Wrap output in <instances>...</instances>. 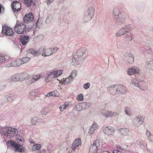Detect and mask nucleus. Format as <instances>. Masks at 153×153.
I'll return each mask as SVG.
<instances>
[{"mask_svg":"<svg viewBox=\"0 0 153 153\" xmlns=\"http://www.w3.org/2000/svg\"><path fill=\"white\" fill-rule=\"evenodd\" d=\"M107 135H109L113 134L114 131L112 127L110 126L106 127L105 128L103 129V131Z\"/></svg>","mask_w":153,"mask_h":153,"instance_id":"dca6fc26","label":"nucleus"},{"mask_svg":"<svg viewBox=\"0 0 153 153\" xmlns=\"http://www.w3.org/2000/svg\"><path fill=\"white\" fill-rule=\"evenodd\" d=\"M146 135L149 138V139L151 141L153 142V135L151 134L150 132L147 130L146 131Z\"/></svg>","mask_w":153,"mask_h":153,"instance_id":"c756f323","label":"nucleus"},{"mask_svg":"<svg viewBox=\"0 0 153 153\" xmlns=\"http://www.w3.org/2000/svg\"><path fill=\"white\" fill-rule=\"evenodd\" d=\"M94 130L95 129L91 127L89 130V133L90 134H92L94 133Z\"/></svg>","mask_w":153,"mask_h":153,"instance_id":"5fc2aeb1","label":"nucleus"},{"mask_svg":"<svg viewBox=\"0 0 153 153\" xmlns=\"http://www.w3.org/2000/svg\"><path fill=\"white\" fill-rule=\"evenodd\" d=\"M73 78L71 77L70 76H69L68 77L65 78L63 82L62 83V84L63 85H65L69 84L73 80Z\"/></svg>","mask_w":153,"mask_h":153,"instance_id":"b1692460","label":"nucleus"},{"mask_svg":"<svg viewBox=\"0 0 153 153\" xmlns=\"http://www.w3.org/2000/svg\"><path fill=\"white\" fill-rule=\"evenodd\" d=\"M56 77V76L55 75V74L54 73V72H51L50 74H49L47 77L48 79H50V78L52 79L53 78Z\"/></svg>","mask_w":153,"mask_h":153,"instance_id":"ea45409f","label":"nucleus"},{"mask_svg":"<svg viewBox=\"0 0 153 153\" xmlns=\"http://www.w3.org/2000/svg\"><path fill=\"white\" fill-rule=\"evenodd\" d=\"M4 7L1 4H0V14L2 13L1 12L2 9L3 10V11L2 13H3V11H4Z\"/></svg>","mask_w":153,"mask_h":153,"instance_id":"13d9d810","label":"nucleus"},{"mask_svg":"<svg viewBox=\"0 0 153 153\" xmlns=\"http://www.w3.org/2000/svg\"><path fill=\"white\" fill-rule=\"evenodd\" d=\"M53 53L52 49L50 48H48L45 51V52L43 55L44 56H46L51 55Z\"/></svg>","mask_w":153,"mask_h":153,"instance_id":"412c9836","label":"nucleus"},{"mask_svg":"<svg viewBox=\"0 0 153 153\" xmlns=\"http://www.w3.org/2000/svg\"><path fill=\"white\" fill-rule=\"evenodd\" d=\"M77 71L76 70L73 71L71 74V77L73 78H74L77 75Z\"/></svg>","mask_w":153,"mask_h":153,"instance_id":"37998d69","label":"nucleus"},{"mask_svg":"<svg viewBox=\"0 0 153 153\" xmlns=\"http://www.w3.org/2000/svg\"><path fill=\"white\" fill-rule=\"evenodd\" d=\"M57 50V48H53L52 50L53 51V53L55 52H56Z\"/></svg>","mask_w":153,"mask_h":153,"instance_id":"774afa93","label":"nucleus"},{"mask_svg":"<svg viewBox=\"0 0 153 153\" xmlns=\"http://www.w3.org/2000/svg\"><path fill=\"white\" fill-rule=\"evenodd\" d=\"M41 147V145L39 144H36L33 146L32 147L33 150H39Z\"/></svg>","mask_w":153,"mask_h":153,"instance_id":"473e14b6","label":"nucleus"},{"mask_svg":"<svg viewBox=\"0 0 153 153\" xmlns=\"http://www.w3.org/2000/svg\"><path fill=\"white\" fill-rule=\"evenodd\" d=\"M92 145H94V146H95L98 148L100 145L99 140H95Z\"/></svg>","mask_w":153,"mask_h":153,"instance_id":"c03bdc74","label":"nucleus"},{"mask_svg":"<svg viewBox=\"0 0 153 153\" xmlns=\"http://www.w3.org/2000/svg\"><path fill=\"white\" fill-rule=\"evenodd\" d=\"M56 96V94H55L54 91H52L48 93L46 95V97H49V96Z\"/></svg>","mask_w":153,"mask_h":153,"instance_id":"de8ad7c7","label":"nucleus"},{"mask_svg":"<svg viewBox=\"0 0 153 153\" xmlns=\"http://www.w3.org/2000/svg\"><path fill=\"white\" fill-rule=\"evenodd\" d=\"M117 149H115V150H117L118 151H120L121 152L122 151V149L120 147H117Z\"/></svg>","mask_w":153,"mask_h":153,"instance_id":"338daca9","label":"nucleus"},{"mask_svg":"<svg viewBox=\"0 0 153 153\" xmlns=\"http://www.w3.org/2000/svg\"><path fill=\"white\" fill-rule=\"evenodd\" d=\"M98 149V148L94 146L91 145L89 148V153H96Z\"/></svg>","mask_w":153,"mask_h":153,"instance_id":"4be33fe9","label":"nucleus"},{"mask_svg":"<svg viewBox=\"0 0 153 153\" xmlns=\"http://www.w3.org/2000/svg\"><path fill=\"white\" fill-rule=\"evenodd\" d=\"M33 20L34 16L32 13L26 14L23 18L24 23L29 24V22H32Z\"/></svg>","mask_w":153,"mask_h":153,"instance_id":"9d476101","label":"nucleus"},{"mask_svg":"<svg viewBox=\"0 0 153 153\" xmlns=\"http://www.w3.org/2000/svg\"><path fill=\"white\" fill-rule=\"evenodd\" d=\"M54 0H47L46 1L47 4H50L53 2Z\"/></svg>","mask_w":153,"mask_h":153,"instance_id":"680f3d73","label":"nucleus"},{"mask_svg":"<svg viewBox=\"0 0 153 153\" xmlns=\"http://www.w3.org/2000/svg\"><path fill=\"white\" fill-rule=\"evenodd\" d=\"M126 58L128 59V62L130 63H131L134 62V56L130 53H126Z\"/></svg>","mask_w":153,"mask_h":153,"instance_id":"a211bd4d","label":"nucleus"},{"mask_svg":"<svg viewBox=\"0 0 153 153\" xmlns=\"http://www.w3.org/2000/svg\"><path fill=\"white\" fill-rule=\"evenodd\" d=\"M131 83L135 86L138 87L140 89H142L141 87L140 86V83L142 82L141 81H138L136 80L133 79L131 81Z\"/></svg>","mask_w":153,"mask_h":153,"instance_id":"aec40b11","label":"nucleus"},{"mask_svg":"<svg viewBox=\"0 0 153 153\" xmlns=\"http://www.w3.org/2000/svg\"><path fill=\"white\" fill-rule=\"evenodd\" d=\"M29 39V36L25 35H24L20 38V41L23 45H25L28 42Z\"/></svg>","mask_w":153,"mask_h":153,"instance_id":"f3484780","label":"nucleus"},{"mask_svg":"<svg viewBox=\"0 0 153 153\" xmlns=\"http://www.w3.org/2000/svg\"><path fill=\"white\" fill-rule=\"evenodd\" d=\"M74 142V143H75L78 146L81 145V141L80 138H78L76 139Z\"/></svg>","mask_w":153,"mask_h":153,"instance_id":"4c0bfd02","label":"nucleus"},{"mask_svg":"<svg viewBox=\"0 0 153 153\" xmlns=\"http://www.w3.org/2000/svg\"><path fill=\"white\" fill-rule=\"evenodd\" d=\"M18 76V79L19 81H21L23 80V78L22 77V73H18L17 74Z\"/></svg>","mask_w":153,"mask_h":153,"instance_id":"3c124183","label":"nucleus"},{"mask_svg":"<svg viewBox=\"0 0 153 153\" xmlns=\"http://www.w3.org/2000/svg\"><path fill=\"white\" fill-rule=\"evenodd\" d=\"M114 13L115 16V21L117 24L121 25L125 22L127 18L125 14L119 12L117 9L114 10Z\"/></svg>","mask_w":153,"mask_h":153,"instance_id":"7ed1b4c3","label":"nucleus"},{"mask_svg":"<svg viewBox=\"0 0 153 153\" xmlns=\"http://www.w3.org/2000/svg\"><path fill=\"white\" fill-rule=\"evenodd\" d=\"M131 26V25L130 24L124 26L120 29L118 32L116 33V36L117 37H120L127 33L125 36V38L128 41H131L132 34L129 32L132 30Z\"/></svg>","mask_w":153,"mask_h":153,"instance_id":"f257e3e1","label":"nucleus"},{"mask_svg":"<svg viewBox=\"0 0 153 153\" xmlns=\"http://www.w3.org/2000/svg\"><path fill=\"white\" fill-rule=\"evenodd\" d=\"M34 93L32 92L30 93L28 97L30 99H32L35 97Z\"/></svg>","mask_w":153,"mask_h":153,"instance_id":"8fccbe9b","label":"nucleus"},{"mask_svg":"<svg viewBox=\"0 0 153 153\" xmlns=\"http://www.w3.org/2000/svg\"><path fill=\"white\" fill-rule=\"evenodd\" d=\"M74 109L77 111H81L82 110V108H81V104H78L75 105L74 108Z\"/></svg>","mask_w":153,"mask_h":153,"instance_id":"72a5a7b5","label":"nucleus"},{"mask_svg":"<svg viewBox=\"0 0 153 153\" xmlns=\"http://www.w3.org/2000/svg\"><path fill=\"white\" fill-rule=\"evenodd\" d=\"M39 20H38V22L36 23V26L37 28H39L41 25V24L38 22Z\"/></svg>","mask_w":153,"mask_h":153,"instance_id":"bf43d9fd","label":"nucleus"},{"mask_svg":"<svg viewBox=\"0 0 153 153\" xmlns=\"http://www.w3.org/2000/svg\"><path fill=\"white\" fill-rule=\"evenodd\" d=\"M77 99L78 100L82 101L83 100V97L82 94H80L78 95Z\"/></svg>","mask_w":153,"mask_h":153,"instance_id":"a18cd8bd","label":"nucleus"},{"mask_svg":"<svg viewBox=\"0 0 153 153\" xmlns=\"http://www.w3.org/2000/svg\"><path fill=\"white\" fill-rule=\"evenodd\" d=\"M46 112V113H48V110L46 108H44L42 110V113L43 114H44V113Z\"/></svg>","mask_w":153,"mask_h":153,"instance_id":"4d7b16f0","label":"nucleus"},{"mask_svg":"<svg viewBox=\"0 0 153 153\" xmlns=\"http://www.w3.org/2000/svg\"><path fill=\"white\" fill-rule=\"evenodd\" d=\"M2 33L4 35L7 36H13L14 34L11 28L5 27H2Z\"/></svg>","mask_w":153,"mask_h":153,"instance_id":"9b49d317","label":"nucleus"},{"mask_svg":"<svg viewBox=\"0 0 153 153\" xmlns=\"http://www.w3.org/2000/svg\"><path fill=\"white\" fill-rule=\"evenodd\" d=\"M129 130L127 128H121L119 129V132L120 134L123 135H126L128 133Z\"/></svg>","mask_w":153,"mask_h":153,"instance_id":"6ab92c4d","label":"nucleus"},{"mask_svg":"<svg viewBox=\"0 0 153 153\" xmlns=\"http://www.w3.org/2000/svg\"><path fill=\"white\" fill-rule=\"evenodd\" d=\"M27 27V29L29 30L27 32L31 30L34 26V24L33 22H29V24H27V25H25Z\"/></svg>","mask_w":153,"mask_h":153,"instance_id":"2f4dec72","label":"nucleus"},{"mask_svg":"<svg viewBox=\"0 0 153 153\" xmlns=\"http://www.w3.org/2000/svg\"><path fill=\"white\" fill-rule=\"evenodd\" d=\"M78 146L77 145L75 144L73 142L72 144V147L71 148L73 151H74L76 148V147Z\"/></svg>","mask_w":153,"mask_h":153,"instance_id":"864d4df0","label":"nucleus"},{"mask_svg":"<svg viewBox=\"0 0 153 153\" xmlns=\"http://www.w3.org/2000/svg\"><path fill=\"white\" fill-rule=\"evenodd\" d=\"M140 72V69L138 68L135 66H133L131 68L128 69V74L131 75L136 74H138Z\"/></svg>","mask_w":153,"mask_h":153,"instance_id":"f8f14e48","label":"nucleus"},{"mask_svg":"<svg viewBox=\"0 0 153 153\" xmlns=\"http://www.w3.org/2000/svg\"><path fill=\"white\" fill-rule=\"evenodd\" d=\"M126 87L120 84H117V92L118 94H123L126 92Z\"/></svg>","mask_w":153,"mask_h":153,"instance_id":"4468645a","label":"nucleus"},{"mask_svg":"<svg viewBox=\"0 0 153 153\" xmlns=\"http://www.w3.org/2000/svg\"><path fill=\"white\" fill-rule=\"evenodd\" d=\"M32 2L33 0H25L24 1L25 3L27 5V7H30L31 6Z\"/></svg>","mask_w":153,"mask_h":153,"instance_id":"c9c22d12","label":"nucleus"},{"mask_svg":"<svg viewBox=\"0 0 153 153\" xmlns=\"http://www.w3.org/2000/svg\"><path fill=\"white\" fill-rule=\"evenodd\" d=\"M62 71L61 70H57L54 71L56 77L62 74Z\"/></svg>","mask_w":153,"mask_h":153,"instance_id":"a19ab883","label":"nucleus"},{"mask_svg":"<svg viewBox=\"0 0 153 153\" xmlns=\"http://www.w3.org/2000/svg\"><path fill=\"white\" fill-rule=\"evenodd\" d=\"M40 78V77L39 76V78H38V77L37 76H36L33 78V79L35 80H37L38 79Z\"/></svg>","mask_w":153,"mask_h":153,"instance_id":"69168bd1","label":"nucleus"},{"mask_svg":"<svg viewBox=\"0 0 153 153\" xmlns=\"http://www.w3.org/2000/svg\"><path fill=\"white\" fill-rule=\"evenodd\" d=\"M7 143L11 147H14L16 152H22L24 151V147H22V144H20L19 143L17 144L16 142L10 140L7 141Z\"/></svg>","mask_w":153,"mask_h":153,"instance_id":"423d86ee","label":"nucleus"},{"mask_svg":"<svg viewBox=\"0 0 153 153\" xmlns=\"http://www.w3.org/2000/svg\"><path fill=\"white\" fill-rule=\"evenodd\" d=\"M98 126V125L97 124L94 123H93L91 127L92 128L95 129V130L96 129V128Z\"/></svg>","mask_w":153,"mask_h":153,"instance_id":"6e6d98bb","label":"nucleus"},{"mask_svg":"<svg viewBox=\"0 0 153 153\" xmlns=\"http://www.w3.org/2000/svg\"><path fill=\"white\" fill-rule=\"evenodd\" d=\"M19 140V141L20 142H19L18 141V144H19V143L20 144H22V147H23V144L24 142L21 139Z\"/></svg>","mask_w":153,"mask_h":153,"instance_id":"e2e57ef3","label":"nucleus"},{"mask_svg":"<svg viewBox=\"0 0 153 153\" xmlns=\"http://www.w3.org/2000/svg\"><path fill=\"white\" fill-rule=\"evenodd\" d=\"M113 153H122L120 151H118L117 150H114L113 151Z\"/></svg>","mask_w":153,"mask_h":153,"instance_id":"0e129e2a","label":"nucleus"},{"mask_svg":"<svg viewBox=\"0 0 153 153\" xmlns=\"http://www.w3.org/2000/svg\"><path fill=\"white\" fill-rule=\"evenodd\" d=\"M5 57L7 56H5L3 55H1L0 56V63H2L5 61L7 59L6 57Z\"/></svg>","mask_w":153,"mask_h":153,"instance_id":"e433bc0d","label":"nucleus"},{"mask_svg":"<svg viewBox=\"0 0 153 153\" xmlns=\"http://www.w3.org/2000/svg\"><path fill=\"white\" fill-rule=\"evenodd\" d=\"M11 7L14 12H18L21 8V4L19 1H13L11 4Z\"/></svg>","mask_w":153,"mask_h":153,"instance_id":"1a4fd4ad","label":"nucleus"},{"mask_svg":"<svg viewBox=\"0 0 153 153\" xmlns=\"http://www.w3.org/2000/svg\"><path fill=\"white\" fill-rule=\"evenodd\" d=\"M90 85V83L88 82L87 83L84 84L83 87L85 89H87L89 87Z\"/></svg>","mask_w":153,"mask_h":153,"instance_id":"603ef678","label":"nucleus"},{"mask_svg":"<svg viewBox=\"0 0 153 153\" xmlns=\"http://www.w3.org/2000/svg\"><path fill=\"white\" fill-rule=\"evenodd\" d=\"M144 120V118L142 116L136 117L134 118L132 123L135 126L138 127L143 124Z\"/></svg>","mask_w":153,"mask_h":153,"instance_id":"6e6552de","label":"nucleus"},{"mask_svg":"<svg viewBox=\"0 0 153 153\" xmlns=\"http://www.w3.org/2000/svg\"><path fill=\"white\" fill-rule=\"evenodd\" d=\"M42 120L41 118H39L37 117H34L31 120V122L32 125H38L40 123H42Z\"/></svg>","mask_w":153,"mask_h":153,"instance_id":"2eb2a0df","label":"nucleus"},{"mask_svg":"<svg viewBox=\"0 0 153 153\" xmlns=\"http://www.w3.org/2000/svg\"><path fill=\"white\" fill-rule=\"evenodd\" d=\"M102 114L104 116L107 117L111 116L112 112L106 110H103L102 111Z\"/></svg>","mask_w":153,"mask_h":153,"instance_id":"5701e85b","label":"nucleus"},{"mask_svg":"<svg viewBox=\"0 0 153 153\" xmlns=\"http://www.w3.org/2000/svg\"><path fill=\"white\" fill-rule=\"evenodd\" d=\"M21 59L19 58L17 59L15 62H12V63H16V66H19L23 64V63Z\"/></svg>","mask_w":153,"mask_h":153,"instance_id":"bb28decb","label":"nucleus"},{"mask_svg":"<svg viewBox=\"0 0 153 153\" xmlns=\"http://www.w3.org/2000/svg\"><path fill=\"white\" fill-rule=\"evenodd\" d=\"M94 13V10L92 7H89L85 12V18L87 21L91 20L93 16Z\"/></svg>","mask_w":153,"mask_h":153,"instance_id":"0eeeda50","label":"nucleus"},{"mask_svg":"<svg viewBox=\"0 0 153 153\" xmlns=\"http://www.w3.org/2000/svg\"><path fill=\"white\" fill-rule=\"evenodd\" d=\"M27 53L28 54L30 53L32 54L34 56H36V55H37V53H36V51H35L32 49H30L28 50L27 51Z\"/></svg>","mask_w":153,"mask_h":153,"instance_id":"7c9ffc66","label":"nucleus"},{"mask_svg":"<svg viewBox=\"0 0 153 153\" xmlns=\"http://www.w3.org/2000/svg\"><path fill=\"white\" fill-rule=\"evenodd\" d=\"M10 81L12 82H16L19 81L18 79V76L17 74H16L12 76L10 78Z\"/></svg>","mask_w":153,"mask_h":153,"instance_id":"cd10ccee","label":"nucleus"},{"mask_svg":"<svg viewBox=\"0 0 153 153\" xmlns=\"http://www.w3.org/2000/svg\"><path fill=\"white\" fill-rule=\"evenodd\" d=\"M129 108H126L125 111L126 114L128 116H130L131 115V112L129 111Z\"/></svg>","mask_w":153,"mask_h":153,"instance_id":"09e8293b","label":"nucleus"},{"mask_svg":"<svg viewBox=\"0 0 153 153\" xmlns=\"http://www.w3.org/2000/svg\"><path fill=\"white\" fill-rule=\"evenodd\" d=\"M68 105V103L65 102L63 105H61L59 107L60 110L61 111H63Z\"/></svg>","mask_w":153,"mask_h":153,"instance_id":"f704fd0d","label":"nucleus"},{"mask_svg":"<svg viewBox=\"0 0 153 153\" xmlns=\"http://www.w3.org/2000/svg\"><path fill=\"white\" fill-rule=\"evenodd\" d=\"M45 47L43 46L41 48L39 49V50L36 51V53H37V55L39 54V53H42V56H43V54L45 52Z\"/></svg>","mask_w":153,"mask_h":153,"instance_id":"a878e982","label":"nucleus"},{"mask_svg":"<svg viewBox=\"0 0 153 153\" xmlns=\"http://www.w3.org/2000/svg\"><path fill=\"white\" fill-rule=\"evenodd\" d=\"M14 30L16 33L19 34H24L27 32L26 25L19 21H17Z\"/></svg>","mask_w":153,"mask_h":153,"instance_id":"20e7f679","label":"nucleus"},{"mask_svg":"<svg viewBox=\"0 0 153 153\" xmlns=\"http://www.w3.org/2000/svg\"><path fill=\"white\" fill-rule=\"evenodd\" d=\"M146 64L147 65L148 67L153 70V60L152 59V60L150 61H147L146 62Z\"/></svg>","mask_w":153,"mask_h":153,"instance_id":"c85d7f7f","label":"nucleus"},{"mask_svg":"<svg viewBox=\"0 0 153 153\" xmlns=\"http://www.w3.org/2000/svg\"><path fill=\"white\" fill-rule=\"evenodd\" d=\"M21 59L22 61V62L23 64L28 62L30 60V58L27 57H25L22 58Z\"/></svg>","mask_w":153,"mask_h":153,"instance_id":"58836bf2","label":"nucleus"},{"mask_svg":"<svg viewBox=\"0 0 153 153\" xmlns=\"http://www.w3.org/2000/svg\"><path fill=\"white\" fill-rule=\"evenodd\" d=\"M1 130V132L2 136H6L8 138L16 136V133L18 131L15 128L10 127L3 128Z\"/></svg>","mask_w":153,"mask_h":153,"instance_id":"f03ea898","label":"nucleus"},{"mask_svg":"<svg viewBox=\"0 0 153 153\" xmlns=\"http://www.w3.org/2000/svg\"><path fill=\"white\" fill-rule=\"evenodd\" d=\"M81 104V107L82 109L84 108H88L89 107V106L88 105V107H86V105H88L85 102H83Z\"/></svg>","mask_w":153,"mask_h":153,"instance_id":"49530a36","label":"nucleus"},{"mask_svg":"<svg viewBox=\"0 0 153 153\" xmlns=\"http://www.w3.org/2000/svg\"><path fill=\"white\" fill-rule=\"evenodd\" d=\"M107 89L113 95L117 94V84H115L114 85H112L111 86H109L107 88Z\"/></svg>","mask_w":153,"mask_h":153,"instance_id":"ddd939ff","label":"nucleus"},{"mask_svg":"<svg viewBox=\"0 0 153 153\" xmlns=\"http://www.w3.org/2000/svg\"><path fill=\"white\" fill-rule=\"evenodd\" d=\"M15 97L13 94H11L9 95H7L6 97L7 100L10 102L12 101L15 98Z\"/></svg>","mask_w":153,"mask_h":153,"instance_id":"393cba45","label":"nucleus"},{"mask_svg":"<svg viewBox=\"0 0 153 153\" xmlns=\"http://www.w3.org/2000/svg\"><path fill=\"white\" fill-rule=\"evenodd\" d=\"M22 75L23 80L24 79H28L29 78V76L27 73H22Z\"/></svg>","mask_w":153,"mask_h":153,"instance_id":"79ce46f5","label":"nucleus"},{"mask_svg":"<svg viewBox=\"0 0 153 153\" xmlns=\"http://www.w3.org/2000/svg\"><path fill=\"white\" fill-rule=\"evenodd\" d=\"M119 115V114L116 112H112V114H111V116H117Z\"/></svg>","mask_w":153,"mask_h":153,"instance_id":"052dcab7","label":"nucleus"},{"mask_svg":"<svg viewBox=\"0 0 153 153\" xmlns=\"http://www.w3.org/2000/svg\"><path fill=\"white\" fill-rule=\"evenodd\" d=\"M86 50V49L84 47H81L79 48L76 52L77 55H74L73 56L74 59L72 60L71 64L74 65L76 62V64L78 65L79 62V60L77 59L79 58V57H81L82 56L83 54L85 52Z\"/></svg>","mask_w":153,"mask_h":153,"instance_id":"39448f33","label":"nucleus"}]
</instances>
